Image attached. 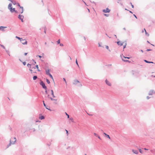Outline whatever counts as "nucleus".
I'll return each instance as SVG.
<instances>
[{
    "instance_id": "nucleus-37",
    "label": "nucleus",
    "mask_w": 155,
    "mask_h": 155,
    "mask_svg": "<svg viewBox=\"0 0 155 155\" xmlns=\"http://www.w3.org/2000/svg\"><path fill=\"white\" fill-rule=\"evenodd\" d=\"M130 4H131V6H132V8H134V5H132V3H131V2H130Z\"/></svg>"
},
{
    "instance_id": "nucleus-57",
    "label": "nucleus",
    "mask_w": 155,
    "mask_h": 155,
    "mask_svg": "<svg viewBox=\"0 0 155 155\" xmlns=\"http://www.w3.org/2000/svg\"><path fill=\"white\" fill-rule=\"evenodd\" d=\"M144 150H148V149H147V148H144Z\"/></svg>"
},
{
    "instance_id": "nucleus-43",
    "label": "nucleus",
    "mask_w": 155,
    "mask_h": 155,
    "mask_svg": "<svg viewBox=\"0 0 155 155\" xmlns=\"http://www.w3.org/2000/svg\"><path fill=\"white\" fill-rule=\"evenodd\" d=\"M65 131L66 132V134H67V135L68 136V131L67 130H66V129H65Z\"/></svg>"
},
{
    "instance_id": "nucleus-29",
    "label": "nucleus",
    "mask_w": 155,
    "mask_h": 155,
    "mask_svg": "<svg viewBox=\"0 0 155 155\" xmlns=\"http://www.w3.org/2000/svg\"><path fill=\"white\" fill-rule=\"evenodd\" d=\"M106 48L107 49V50H108L110 51L109 49V47L107 46V45H106Z\"/></svg>"
},
{
    "instance_id": "nucleus-4",
    "label": "nucleus",
    "mask_w": 155,
    "mask_h": 155,
    "mask_svg": "<svg viewBox=\"0 0 155 155\" xmlns=\"http://www.w3.org/2000/svg\"><path fill=\"white\" fill-rule=\"evenodd\" d=\"M17 6H18L20 8L22 9V11L20 12V13L21 14H22L24 12V8L22 6H21L20 5V4L19 3H17Z\"/></svg>"
},
{
    "instance_id": "nucleus-15",
    "label": "nucleus",
    "mask_w": 155,
    "mask_h": 155,
    "mask_svg": "<svg viewBox=\"0 0 155 155\" xmlns=\"http://www.w3.org/2000/svg\"><path fill=\"white\" fill-rule=\"evenodd\" d=\"M104 135L105 136V137H107L108 138H109V139H110V137L107 134H106L105 133H104Z\"/></svg>"
},
{
    "instance_id": "nucleus-10",
    "label": "nucleus",
    "mask_w": 155,
    "mask_h": 155,
    "mask_svg": "<svg viewBox=\"0 0 155 155\" xmlns=\"http://www.w3.org/2000/svg\"><path fill=\"white\" fill-rule=\"evenodd\" d=\"M21 43L23 45L27 44V41L25 40H22V41H21Z\"/></svg>"
},
{
    "instance_id": "nucleus-6",
    "label": "nucleus",
    "mask_w": 155,
    "mask_h": 155,
    "mask_svg": "<svg viewBox=\"0 0 155 155\" xmlns=\"http://www.w3.org/2000/svg\"><path fill=\"white\" fill-rule=\"evenodd\" d=\"M18 18L21 20L22 22H23V19L24 18V16L23 15L20 14L18 15Z\"/></svg>"
},
{
    "instance_id": "nucleus-14",
    "label": "nucleus",
    "mask_w": 155,
    "mask_h": 155,
    "mask_svg": "<svg viewBox=\"0 0 155 155\" xmlns=\"http://www.w3.org/2000/svg\"><path fill=\"white\" fill-rule=\"evenodd\" d=\"M46 74L47 75H48L49 74H50V70L49 69L46 70Z\"/></svg>"
},
{
    "instance_id": "nucleus-17",
    "label": "nucleus",
    "mask_w": 155,
    "mask_h": 155,
    "mask_svg": "<svg viewBox=\"0 0 155 155\" xmlns=\"http://www.w3.org/2000/svg\"><path fill=\"white\" fill-rule=\"evenodd\" d=\"M7 28V27H4V26H0V29H1L2 28L4 29V28ZM2 30L3 31H5L4 29H2Z\"/></svg>"
},
{
    "instance_id": "nucleus-1",
    "label": "nucleus",
    "mask_w": 155,
    "mask_h": 155,
    "mask_svg": "<svg viewBox=\"0 0 155 155\" xmlns=\"http://www.w3.org/2000/svg\"><path fill=\"white\" fill-rule=\"evenodd\" d=\"M73 84L78 87H81L82 86V85L81 83L77 80H74Z\"/></svg>"
},
{
    "instance_id": "nucleus-42",
    "label": "nucleus",
    "mask_w": 155,
    "mask_h": 155,
    "mask_svg": "<svg viewBox=\"0 0 155 155\" xmlns=\"http://www.w3.org/2000/svg\"><path fill=\"white\" fill-rule=\"evenodd\" d=\"M36 57H38L40 58H41L42 57V56H41V55H36Z\"/></svg>"
},
{
    "instance_id": "nucleus-49",
    "label": "nucleus",
    "mask_w": 155,
    "mask_h": 155,
    "mask_svg": "<svg viewBox=\"0 0 155 155\" xmlns=\"http://www.w3.org/2000/svg\"><path fill=\"white\" fill-rule=\"evenodd\" d=\"M126 45H127V44H126V43L125 45L124 46V48H123L124 49L126 47Z\"/></svg>"
},
{
    "instance_id": "nucleus-16",
    "label": "nucleus",
    "mask_w": 155,
    "mask_h": 155,
    "mask_svg": "<svg viewBox=\"0 0 155 155\" xmlns=\"http://www.w3.org/2000/svg\"><path fill=\"white\" fill-rule=\"evenodd\" d=\"M132 151L134 153H135L136 154H137L138 153V150H133Z\"/></svg>"
},
{
    "instance_id": "nucleus-31",
    "label": "nucleus",
    "mask_w": 155,
    "mask_h": 155,
    "mask_svg": "<svg viewBox=\"0 0 155 155\" xmlns=\"http://www.w3.org/2000/svg\"><path fill=\"white\" fill-rule=\"evenodd\" d=\"M48 75H49L50 78H51L52 79H53V78L52 76V75L50 73Z\"/></svg>"
},
{
    "instance_id": "nucleus-62",
    "label": "nucleus",
    "mask_w": 155,
    "mask_h": 155,
    "mask_svg": "<svg viewBox=\"0 0 155 155\" xmlns=\"http://www.w3.org/2000/svg\"><path fill=\"white\" fill-rule=\"evenodd\" d=\"M123 29L124 30H126V28H123Z\"/></svg>"
},
{
    "instance_id": "nucleus-51",
    "label": "nucleus",
    "mask_w": 155,
    "mask_h": 155,
    "mask_svg": "<svg viewBox=\"0 0 155 155\" xmlns=\"http://www.w3.org/2000/svg\"><path fill=\"white\" fill-rule=\"evenodd\" d=\"M152 50L151 49H147L146 51H151Z\"/></svg>"
},
{
    "instance_id": "nucleus-13",
    "label": "nucleus",
    "mask_w": 155,
    "mask_h": 155,
    "mask_svg": "<svg viewBox=\"0 0 155 155\" xmlns=\"http://www.w3.org/2000/svg\"><path fill=\"white\" fill-rule=\"evenodd\" d=\"M12 3H10L9 4V5L8 6V8L9 10L11 8H12Z\"/></svg>"
},
{
    "instance_id": "nucleus-44",
    "label": "nucleus",
    "mask_w": 155,
    "mask_h": 155,
    "mask_svg": "<svg viewBox=\"0 0 155 155\" xmlns=\"http://www.w3.org/2000/svg\"><path fill=\"white\" fill-rule=\"evenodd\" d=\"M23 64L24 65H25L26 64V62H23Z\"/></svg>"
},
{
    "instance_id": "nucleus-28",
    "label": "nucleus",
    "mask_w": 155,
    "mask_h": 155,
    "mask_svg": "<svg viewBox=\"0 0 155 155\" xmlns=\"http://www.w3.org/2000/svg\"><path fill=\"white\" fill-rule=\"evenodd\" d=\"M5 51H6V52L7 53V54H8V55L10 56V54H9V51H8V50H6L5 49Z\"/></svg>"
},
{
    "instance_id": "nucleus-64",
    "label": "nucleus",
    "mask_w": 155,
    "mask_h": 155,
    "mask_svg": "<svg viewBox=\"0 0 155 155\" xmlns=\"http://www.w3.org/2000/svg\"><path fill=\"white\" fill-rule=\"evenodd\" d=\"M129 12L130 13H133V12L131 11H129Z\"/></svg>"
},
{
    "instance_id": "nucleus-58",
    "label": "nucleus",
    "mask_w": 155,
    "mask_h": 155,
    "mask_svg": "<svg viewBox=\"0 0 155 155\" xmlns=\"http://www.w3.org/2000/svg\"><path fill=\"white\" fill-rule=\"evenodd\" d=\"M27 53H25V54H24L25 55H26L27 54Z\"/></svg>"
},
{
    "instance_id": "nucleus-2",
    "label": "nucleus",
    "mask_w": 155,
    "mask_h": 155,
    "mask_svg": "<svg viewBox=\"0 0 155 155\" xmlns=\"http://www.w3.org/2000/svg\"><path fill=\"white\" fill-rule=\"evenodd\" d=\"M13 138L15 140L14 141H12L11 140L12 139V138L10 140L9 144L7 146V148H8L11 145V144H15L16 140L15 137H14Z\"/></svg>"
},
{
    "instance_id": "nucleus-23",
    "label": "nucleus",
    "mask_w": 155,
    "mask_h": 155,
    "mask_svg": "<svg viewBox=\"0 0 155 155\" xmlns=\"http://www.w3.org/2000/svg\"><path fill=\"white\" fill-rule=\"evenodd\" d=\"M15 38L17 39H18L20 40L21 41V39H22V38H20L18 36H16L15 37Z\"/></svg>"
},
{
    "instance_id": "nucleus-38",
    "label": "nucleus",
    "mask_w": 155,
    "mask_h": 155,
    "mask_svg": "<svg viewBox=\"0 0 155 155\" xmlns=\"http://www.w3.org/2000/svg\"><path fill=\"white\" fill-rule=\"evenodd\" d=\"M57 42L58 43V44H60V39H59L57 41Z\"/></svg>"
},
{
    "instance_id": "nucleus-18",
    "label": "nucleus",
    "mask_w": 155,
    "mask_h": 155,
    "mask_svg": "<svg viewBox=\"0 0 155 155\" xmlns=\"http://www.w3.org/2000/svg\"><path fill=\"white\" fill-rule=\"evenodd\" d=\"M39 119L40 120H43L45 118L44 116H41L40 117H39Z\"/></svg>"
},
{
    "instance_id": "nucleus-25",
    "label": "nucleus",
    "mask_w": 155,
    "mask_h": 155,
    "mask_svg": "<svg viewBox=\"0 0 155 155\" xmlns=\"http://www.w3.org/2000/svg\"><path fill=\"white\" fill-rule=\"evenodd\" d=\"M0 45L1 47H2V48H3L4 49H5V48L3 45L0 44Z\"/></svg>"
},
{
    "instance_id": "nucleus-5",
    "label": "nucleus",
    "mask_w": 155,
    "mask_h": 155,
    "mask_svg": "<svg viewBox=\"0 0 155 155\" xmlns=\"http://www.w3.org/2000/svg\"><path fill=\"white\" fill-rule=\"evenodd\" d=\"M155 94V91L153 90H150L148 92V95H152L153 94Z\"/></svg>"
},
{
    "instance_id": "nucleus-36",
    "label": "nucleus",
    "mask_w": 155,
    "mask_h": 155,
    "mask_svg": "<svg viewBox=\"0 0 155 155\" xmlns=\"http://www.w3.org/2000/svg\"><path fill=\"white\" fill-rule=\"evenodd\" d=\"M63 79L64 81L65 82V84H67V82L66 81L65 79L64 78H63Z\"/></svg>"
},
{
    "instance_id": "nucleus-11",
    "label": "nucleus",
    "mask_w": 155,
    "mask_h": 155,
    "mask_svg": "<svg viewBox=\"0 0 155 155\" xmlns=\"http://www.w3.org/2000/svg\"><path fill=\"white\" fill-rule=\"evenodd\" d=\"M43 104H44V107L46 108L51 111V110L50 109V108H48L47 107V106L46 105V104H45V102H44V101H43Z\"/></svg>"
},
{
    "instance_id": "nucleus-35",
    "label": "nucleus",
    "mask_w": 155,
    "mask_h": 155,
    "mask_svg": "<svg viewBox=\"0 0 155 155\" xmlns=\"http://www.w3.org/2000/svg\"><path fill=\"white\" fill-rule=\"evenodd\" d=\"M139 151L140 152V153H143V151H142L141 150V149H139Z\"/></svg>"
},
{
    "instance_id": "nucleus-39",
    "label": "nucleus",
    "mask_w": 155,
    "mask_h": 155,
    "mask_svg": "<svg viewBox=\"0 0 155 155\" xmlns=\"http://www.w3.org/2000/svg\"><path fill=\"white\" fill-rule=\"evenodd\" d=\"M94 136H96V137H97L98 136V135L97 134H96V133H94Z\"/></svg>"
},
{
    "instance_id": "nucleus-20",
    "label": "nucleus",
    "mask_w": 155,
    "mask_h": 155,
    "mask_svg": "<svg viewBox=\"0 0 155 155\" xmlns=\"http://www.w3.org/2000/svg\"><path fill=\"white\" fill-rule=\"evenodd\" d=\"M37 78V76L36 75L34 76L33 77V79L34 80H36Z\"/></svg>"
},
{
    "instance_id": "nucleus-41",
    "label": "nucleus",
    "mask_w": 155,
    "mask_h": 155,
    "mask_svg": "<svg viewBox=\"0 0 155 155\" xmlns=\"http://www.w3.org/2000/svg\"><path fill=\"white\" fill-rule=\"evenodd\" d=\"M123 57H124V58H127V59H130V57H125L124 56Z\"/></svg>"
},
{
    "instance_id": "nucleus-3",
    "label": "nucleus",
    "mask_w": 155,
    "mask_h": 155,
    "mask_svg": "<svg viewBox=\"0 0 155 155\" xmlns=\"http://www.w3.org/2000/svg\"><path fill=\"white\" fill-rule=\"evenodd\" d=\"M40 84L42 86L43 88L45 90L47 89V87L45 86V84L43 81H41L40 83Z\"/></svg>"
},
{
    "instance_id": "nucleus-60",
    "label": "nucleus",
    "mask_w": 155,
    "mask_h": 155,
    "mask_svg": "<svg viewBox=\"0 0 155 155\" xmlns=\"http://www.w3.org/2000/svg\"><path fill=\"white\" fill-rule=\"evenodd\" d=\"M150 63H154L152 61H150Z\"/></svg>"
},
{
    "instance_id": "nucleus-27",
    "label": "nucleus",
    "mask_w": 155,
    "mask_h": 155,
    "mask_svg": "<svg viewBox=\"0 0 155 155\" xmlns=\"http://www.w3.org/2000/svg\"><path fill=\"white\" fill-rule=\"evenodd\" d=\"M46 81L48 84H49L50 83L49 80L48 79H46Z\"/></svg>"
},
{
    "instance_id": "nucleus-59",
    "label": "nucleus",
    "mask_w": 155,
    "mask_h": 155,
    "mask_svg": "<svg viewBox=\"0 0 155 155\" xmlns=\"http://www.w3.org/2000/svg\"><path fill=\"white\" fill-rule=\"evenodd\" d=\"M87 114L88 115H89L90 116H92V114H88V113H87Z\"/></svg>"
},
{
    "instance_id": "nucleus-12",
    "label": "nucleus",
    "mask_w": 155,
    "mask_h": 155,
    "mask_svg": "<svg viewBox=\"0 0 155 155\" xmlns=\"http://www.w3.org/2000/svg\"><path fill=\"white\" fill-rule=\"evenodd\" d=\"M117 43L118 45H120V46L122 45L123 43V42H121L120 41L117 42Z\"/></svg>"
},
{
    "instance_id": "nucleus-30",
    "label": "nucleus",
    "mask_w": 155,
    "mask_h": 155,
    "mask_svg": "<svg viewBox=\"0 0 155 155\" xmlns=\"http://www.w3.org/2000/svg\"><path fill=\"white\" fill-rule=\"evenodd\" d=\"M144 61L146 63H150V61H148L146 60H144Z\"/></svg>"
},
{
    "instance_id": "nucleus-19",
    "label": "nucleus",
    "mask_w": 155,
    "mask_h": 155,
    "mask_svg": "<svg viewBox=\"0 0 155 155\" xmlns=\"http://www.w3.org/2000/svg\"><path fill=\"white\" fill-rule=\"evenodd\" d=\"M51 95H52V97H55V96H54V92H53V91L52 90H51Z\"/></svg>"
},
{
    "instance_id": "nucleus-8",
    "label": "nucleus",
    "mask_w": 155,
    "mask_h": 155,
    "mask_svg": "<svg viewBox=\"0 0 155 155\" xmlns=\"http://www.w3.org/2000/svg\"><path fill=\"white\" fill-rule=\"evenodd\" d=\"M110 10L108 8H107L106 9H103V12L104 13H109L110 12Z\"/></svg>"
},
{
    "instance_id": "nucleus-46",
    "label": "nucleus",
    "mask_w": 155,
    "mask_h": 155,
    "mask_svg": "<svg viewBox=\"0 0 155 155\" xmlns=\"http://www.w3.org/2000/svg\"><path fill=\"white\" fill-rule=\"evenodd\" d=\"M146 98H147V99L148 100L150 98V97H149L148 96H147V97Z\"/></svg>"
},
{
    "instance_id": "nucleus-24",
    "label": "nucleus",
    "mask_w": 155,
    "mask_h": 155,
    "mask_svg": "<svg viewBox=\"0 0 155 155\" xmlns=\"http://www.w3.org/2000/svg\"><path fill=\"white\" fill-rule=\"evenodd\" d=\"M122 60H123V61H125V62H130L128 60H124L123 58H122Z\"/></svg>"
},
{
    "instance_id": "nucleus-54",
    "label": "nucleus",
    "mask_w": 155,
    "mask_h": 155,
    "mask_svg": "<svg viewBox=\"0 0 155 155\" xmlns=\"http://www.w3.org/2000/svg\"><path fill=\"white\" fill-rule=\"evenodd\" d=\"M133 15L134 16V17L136 18L137 19V16L135 15V14H134Z\"/></svg>"
},
{
    "instance_id": "nucleus-55",
    "label": "nucleus",
    "mask_w": 155,
    "mask_h": 155,
    "mask_svg": "<svg viewBox=\"0 0 155 155\" xmlns=\"http://www.w3.org/2000/svg\"><path fill=\"white\" fill-rule=\"evenodd\" d=\"M45 93L46 94H47L48 93V92H47V90L46 89V90H45Z\"/></svg>"
},
{
    "instance_id": "nucleus-48",
    "label": "nucleus",
    "mask_w": 155,
    "mask_h": 155,
    "mask_svg": "<svg viewBox=\"0 0 155 155\" xmlns=\"http://www.w3.org/2000/svg\"><path fill=\"white\" fill-rule=\"evenodd\" d=\"M35 68H37V69L38 68V65H37L35 66Z\"/></svg>"
},
{
    "instance_id": "nucleus-53",
    "label": "nucleus",
    "mask_w": 155,
    "mask_h": 155,
    "mask_svg": "<svg viewBox=\"0 0 155 155\" xmlns=\"http://www.w3.org/2000/svg\"><path fill=\"white\" fill-rule=\"evenodd\" d=\"M97 137H98V138L99 139H100V140H101V137H100L98 135V136H97Z\"/></svg>"
},
{
    "instance_id": "nucleus-33",
    "label": "nucleus",
    "mask_w": 155,
    "mask_h": 155,
    "mask_svg": "<svg viewBox=\"0 0 155 155\" xmlns=\"http://www.w3.org/2000/svg\"><path fill=\"white\" fill-rule=\"evenodd\" d=\"M50 98L51 101H56L57 100L53 99L51 97H50Z\"/></svg>"
},
{
    "instance_id": "nucleus-34",
    "label": "nucleus",
    "mask_w": 155,
    "mask_h": 155,
    "mask_svg": "<svg viewBox=\"0 0 155 155\" xmlns=\"http://www.w3.org/2000/svg\"><path fill=\"white\" fill-rule=\"evenodd\" d=\"M27 66L28 67L31 68V64H27Z\"/></svg>"
},
{
    "instance_id": "nucleus-21",
    "label": "nucleus",
    "mask_w": 155,
    "mask_h": 155,
    "mask_svg": "<svg viewBox=\"0 0 155 155\" xmlns=\"http://www.w3.org/2000/svg\"><path fill=\"white\" fill-rule=\"evenodd\" d=\"M11 2L14 5H16L17 3L15 1H11Z\"/></svg>"
},
{
    "instance_id": "nucleus-40",
    "label": "nucleus",
    "mask_w": 155,
    "mask_h": 155,
    "mask_svg": "<svg viewBox=\"0 0 155 155\" xmlns=\"http://www.w3.org/2000/svg\"><path fill=\"white\" fill-rule=\"evenodd\" d=\"M70 120H71V121L72 122H73V119L72 118H70Z\"/></svg>"
},
{
    "instance_id": "nucleus-9",
    "label": "nucleus",
    "mask_w": 155,
    "mask_h": 155,
    "mask_svg": "<svg viewBox=\"0 0 155 155\" xmlns=\"http://www.w3.org/2000/svg\"><path fill=\"white\" fill-rule=\"evenodd\" d=\"M105 83L108 86H110L111 85V83L107 81V80L106 79L105 81Z\"/></svg>"
},
{
    "instance_id": "nucleus-26",
    "label": "nucleus",
    "mask_w": 155,
    "mask_h": 155,
    "mask_svg": "<svg viewBox=\"0 0 155 155\" xmlns=\"http://www.w3.org/2000/svg\"><path fill=\"white\" fill-rule=\"evenodd\" d=\"M76 63L77 64V66H78V67L79 68V66L78 65V61H77V59H76Z\"/></svg>"
},
{
    "instance_id": "nucleus-7",
    "label": "nucleus",
    "mask_w": 155,
    "mask_h": 155,
    "mask_svg": "<svg viewBox=\"0 0 155 155\" xmlns=\"http://www.w3.org/2000/svg\"><path fill=\"white\" fill-rule=\"evenodd\" d=\"M10 12L12 13L14 12H15L16 13H18V11L16 10H15V8H11V9L9 10Z\"/></svg>"
},
{
    "instance_id": "nucleus-45",
    "label": "nucleus",
    "mask_w": 155,
    "mask_h": 155,
    "mask_svg": "<svg viewBox=\"0 0 155 155\" xmlns=\"http://www.w3.org/2000/svg\"><path fill=\"white\" fill-rule=\"evenodd\" d=\"M104 15H105L106 16L108 17L109 16V15L107 14H104Z\"/></svg>"
},
{
    "instance_id": "nucleus-61",
    "label": "nucleus",
    "mask_w": 155,
    "mask_h": 155,
    "mask_svg": "<svg viewBox=\"0 0 155 155\" xmlns=\"http://www.w3.org/2000/svg\"><path fill=\"white\" fill-rule=\"evenodd\" d=\"M140 51L142 53L143 52V51L142 50H141Z\"/></svg>"
},
{
    "instance_id": "nucleus-22",
    "label": "nucleus",
    "mask_w": 155,
    "mask_h": 155,
    "mask_svg": "<svg viewBox=\"0 0 155 155\" xmlns=\"http://www.w3.org/2000/svg\"><path fill=\"white\" fill-rule=\"evenodd\" d=\"M144 31H145V32L146 35H147V36H149V34L147 32V31H146L145 28L144 29Z\"/></svg>"
},
{
    "instance_id": "nucleus-32",
    "label": "nucleus",
    "mask_w": 155,
    "mask_h": 155,
    "mask_svg": "<svg viewBox=\"0 0 155 155\" xmlns=\"http://www.w3.org/2000/svg\"><path fill=\"white\" fill-rule=\"evenodd\" d=\"M65 114L67 116L68 118H69V115L66 112H65Z\"/></svg>"
},
{
    "instance_id": "nucleus-47",
    "label": "nucleus",
    "mask_w": 155,
    "mask_h": 155,
    "mask_svg": "<svg viewBox=\"0 0 155 155\" xmlns=\"http://www.w3.org/2000/svg\"><path fill=\"white\" fill-rule=\"evenodd\" d=\"M29 70L30 71H31V73H33V72H32V69H31L30 68L29 69Z\"/></svg>"
},
{
    "instance_id": "nucleus-50",
    "label": "nucleus",
    "mask_w": 155,
    "mask_h": 155,
    "mask_svg": "<svg viewBox=\"0 0 155 155\" xmlns=\"http://www.w3.org/2000/svg\"><path fill=\"white\" fill-rule=\"evenodd\" d=\"M60 46H64L63 44H62V43L60 44Z\"/></svg>"
},
{
    "instance_id": "nucleus-52",
    "label": "nucleus",
    "mask_w": 155,
    "mask_h": 155,
    "mask_svg": "<svg viewBox=\"0 0 155 155\" xmlns=\"http://www.w3.org/2000/svg\"><path fill=\"white\" fill-rule=\"evenodd\" d=\"M32 61L34 62V64H36V62L34 59H32Z\"/></svg>"
},
{
    "instance_id": "nucleus-56",
    "label": "nucleus",
    "mask_w": 155,
    "mask_h": 155,
    "mask_svg": "<svg viewBox=\"0 0 155 155\" xmlns=\"http://www.w3.org/2000/svg\"><path fill=\"white\" fill-rule=\"evenodd\" d=\"M98 46L99 47H102L101 45L100 44V43H98Z\"/></svg>"
},
{
    "instance_id": "nucleus-63",
    "label": "nucleus",
    "mask_w": 155,
    "mask_h": 155,
    "mask_svg": "<svg viewBox=\"0 0 155 155\" xmlns=\"http://www.w3.org/2000/svg\"><path fill=\"white\" fill-rule=\"evenodd\" d=\"M19 61H20L21 62H22V61L20 59H19Z\"/></svg>"
}]
</instances>
